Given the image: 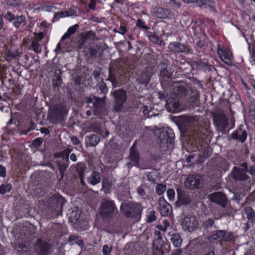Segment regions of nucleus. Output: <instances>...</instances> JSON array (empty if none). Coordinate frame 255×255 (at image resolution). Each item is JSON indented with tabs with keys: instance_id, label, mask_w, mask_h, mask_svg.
Instances as JSON below:
<instances>
[{
	"instance_id": "f257e3e1",
	"label": "nucleus",
	"mask_w": 255,
	"mask_h": 255,
	"mask_svg": "<svg viewBox=\"0 0 255 255\" xmlns=\"http://www.w3.org/2000/svg\"><path fill=\"white\" fill-rule=\"evenodd\" d=\"M171 91L177 97H185L190 105L195 104L199 98V93L196 89L181 82H174L171 86Z\"/></svg>"
},
{
	"instance_id": "f03ea898",
	"label": "nucleus",
	"mask_w": 255,
	"mask_h": 255,
	"mask_svg": "<svg viewBox=\"0 0 255 255\" xmlns=\"http://www.w3.org/2000/svg\"><path fill=\"white\" fill-rule=\"evenodd\" d=\"M121 211L127 218L134 219L138 221L140 219L142 207L138 203L126 202L122 203Z\"/></svg>"
},
{
	"instance_id": "7ed1b4c3",
	"label": "nucleus",
	"mask_w": 255,
	"mask_h": 255,
	"mask_svg": "<svg viewBox=\"0 0 255 255\" xmlns=\"http://www.w3.org/2000/svg\"><path fill=\"white\" fill-rule=\"evenodd\" d=\"M198 121L193 116H185L181 123L180 128L188 136H192L194 139L199 136L197 130Z\"/></svg>"
},
{
	"instance_id": "20e7f679",
	"label": "nucleus",
	"mask_w": 255,
	"mask_h": 255,
	"mask_svg": "<svg viewBox=\"0 0 255 255\" xmlns=\"http://www.w3.org/2000/svg\"><path fill=\"white\" fill-rule=\"evenodd\" d=\"M65 202V199L58 194H55L48 198V211L52 213L51 217L62 215L63 206Z\"/></svg>"
},
{
	"instance_id": "39448f33",
	"label": "nucleus",
	"mask_w": 255,
	"mask_h": 255,
	"mask_svg": "<svg viewBox=\"0 0 255 255\" xmlns=\"http://www.w3.org/2000/svg\"><path fill=\"white\" fill-rule=\"evenodd\" d=\"M118 212L113 201L107 199L102 201L100 207V215L103 220H110L117 215Z\"/></svg>"
},
{
	"instance_id": "423d86ee",
	"label": "nucleus",
	"mask_w": 255,
	"mask_h": 255,
	"mask_svg": "<svg viewBox=\"0 0 255 255\" xmlns=\"http://www.w3.org/2000/svg\"><path fill=\"white\" fill-rule=\"evenodd\" d=\"M111 95L114 99V111L115 112L121 111L127 100V92L123 89H119L113 91Z\"/></svg>"
},
{
	"instance_id": "0eeeda50",
	"label": "nucleus",
	"mask_w": 255,
	"mask_h": 255,
	"mask_svg": "<svg viewBox=\"0 0 255 255\" xmlns=\"http://www.w3.org/2000/svg\"><path fill=\"white\" fill-rule=\"evenodd\" d=\"M174 136V133L171 129H161L157 135V143L159 146L165 150L168 147V144H171Z\"/></svg>"
},
{
	"instance_id": "6e6552de",
	"label": "nucleus",
	"mask_w": 255,
	"mask_h": 255,
	"mask_svg": "<svg viewBox=\"0 0 255 255\" xmlns=\"http://www.w3.org/2000/svg\"><path fill=\"white\" fill-rule=\"evenodd\" d=\"M209 199L222 207L225 208L226 207L228 199L226 195L222 192H215L208 196Z\"/></svg>"
},
{
	"instance_id": "1a4fd4ad",
	"label": "nucleus",
	"mask_w": 255,
	"mask_h": 255,
	"mask_svg": "<svg viewBox=\"0 0 255 255\" xmlns=\"http://www.w3.org/2000/svg\"><path fill=\"white\" fill-rule=\"evenodd\" d=\"M198 221L194 216L187 215L183 219L182 226L184 230L188 232L195 231L198 227Z\"/></svg>"
},
{
	"instance_id": "9d476101",
	"label": "nucleus",
	"mask_w": 255,
	"mask_h": 255,
	"mask_svg": "<svg viewBox=\"0 0 255 255\" xmlns=\"http://www.w3.org/2000/svg\"><path fill=\"white\" fill-rule=\"evenodd\" d=\"M51 246L47 242L40 239H37L34 250L38 255H47L50 253Z\"/></svg>"
},
{
	"instance_id": "9b49d317",
	"label": "nucleus",
	"mask_w": 255,
	"mask_h": 255,
	"mask_svg": "<svg viewBox=\"0 0 255 255\" xmlns=\"http://www.w3.org/2000/svg\"><path fill=\"white\" fill-rule=\"evenodd\" d=\"M106 96L102 98H99L94 95L93 96L94 101L93 102V112L94 115L100 116L103 112L105 105Z\"/></svg>"
},
{
	"instance_id": "f8f14e48",
	"label": "nucleus",
	"mask_w": 255,
	"mask_h": 255,
	"mask_svg": "<svg viewBox=\"0 0 255 255\" xmlns=\"http://www.w3.org/2000/svg\"><path fill=\"white\" fill-rule=\"evenodd\" d=\"M202 182L201 177L197 175H190L185 181V186L187 188L193 190L200 187Z\"/></svg>"
},
{
	"instance_id": "ddd939ff",
	"label": "nucleus",
	"mask_w": 255,
	"mask_h": 255,
	"mask_svg": "<svg viewBox=\"0 0 255 255\" xmlns=\"http://www.w3.org/2000/svg\"><path fill=\"white\" fill-rule=\"evenodd\" d=\"M130 149V154L129 155V159L133 162V165L141 169H149V166L144 165L143 164H140L139 160V154L138 151L134 148V145Z\"/></svg>"
},
{
	"instance_id": "4468645a",
	"label": "nucleus",
	"mask_w": 255,
	"mask_h": 255,
	"mask_svg": "<svg viewBox=\"0 0 255 255\" xmlns=\"http://www.w3.org/2000/svg\"><path fill=\"white\" fill-rule=\"evenodd\" d=\"M3 16L9 21H12V24L15 27L18 28L21 24H25V17L23 15L15 17L14 14L7 11L6 14H3Z\"/></svg>"
},
{
	"instance_id": "2eb2a0df",
	"label": "nucleus",
	"mask_w": 255,
	"mask_h": 255,
	"mask_svg": "<svg viewBox=\"0 0 255 255\" xmlns=\"http://www.w3.org/2000/svg\"><path fill=\"white\" fill-rule=\"evenodd\" d=\"M214 122L217 126L221 128H225L227 125V122L225 115L221 111H218L212 114Z\"/></svg>"
},
{
	"instance_id": "dca6fc26",
	"label": "nucleus",
	"mask_w": 255,
	"mask_h": 255,
	"mask_svg": "<svg viewBox=\"0 0 255 255\" xmlns=\"http://www.w3.org/2000/svg\"><path fill=\"white\" fill-rule=\"evenodd\" d=\"M231 177L236 181H245L249 178V176L240 168L234 166L231 172Z\"/></svg>"
},
{
	"instance_id": "f3484780",
	"label": "nucleus",
	"mask_w": 255,
	"mask_h": 255,
	"mask_svg": "<svg viewBox=\"0 0 255 255\" xmlns=\"http://www.w3.org/2000/svg\"><path fill=\"white\" fill-rule=\"evenodd\" d=\"M166 108L168 111L171 113H176L181 109L178 99L175 98H170L167 100Z\"/></svg>"
},
{
	"instance_id": "a211bd4d",
	"label": "nucleus",
	"mask_w": 255,
	"mask_h": 255,
	"mask_svg": "<svg viewBox=\"0 0 255 255\" xmlns=\"http://www.w3.org/2000/svg\"><path fill=\"white\" fill-rule=\"evenodd\" d=\"M247 135L246 129L244 128L243 126H241L236 130L232 133V137L234 139L238 140L243 143L246 140Z\"/></svg>"
},
{
	"instance_id": "6ab92c4d",
	"label": "nucleus",
	"mask_w": 255,
	"mask_h": 255,
	"mask_svg": "<svg viewBox=\"0 0 255 255\" xmlns=\"http://www.w3.org/2000/svg\"><path fill=\"white\" fill-rule=\"evenodd\" d=\"M153 13L155 16L159 18H171L173 16L170 10L161 7L155 8Z\"/></svg>"
},
{
	"instance_id": "aec40b11",
	"label": "nucleus",
	"mask_w": 255,
	"mask_h": 255,
	"mask_svg": "<svg viewBox=\"0 0 255 255\" xmlns=\"http://www.w3.org/2000/svg\"><path fill=\"white\" fill-rule=\"evenodd\" d=\"M159 76L160 77L171 79L173 76V72L171 69L167 68V62L163 61L160 64V69Z\"/></svg>"
},
{
	"instance_id": "412c9836",
	"label": "nucleus",
	"mask_w": 255,
	"mask_h": 255,
	"mask_svg": "<svg viewBox=\"0 0 255 255\" xmlns=\"http://www.w3.org/2000/svg\"><path fill=\"white\" fill-rule=\"evenodd\" d=\"M159 203L161 215L163 216H167L170 213V210L171 209V205L163 197L159 198Z\"/></svg>"
},
{
	"instance_id": "4be33fe9",
	"label": "nucleus",
	"mask_w": 255,
	"mask_h": 255,
	"mask_svg": "<svg viewBox=\"0 0 255 255\" xmlns=\"http://www.w3.org/2000/svg\"><path fill=\"white\" fill-rule=\"evenodd\" d=\"M170 46L173 51L175 52H184L185 53H189L190 52V48L187 45L184 44L174 42L170 45Z\"/></svg>"
},
{
	"instance_id": "5701e85b",
	"label": "nucleus",
	"mask_w": 255,
	"mask_h": 255,
	"mask_svg": "<svg viewBox=\"0 0 255 255\" xmlns=\"http://www.w3.org/2000/svg\"><path fill=\"white\" fill-rule=\"evenodd\" d=\"M62 71L61 69H58L55 70L52 79V84L54 89L56 87L58 88L62 84Z\"/></svg>"
},
{
	"instance_id": "b1692460",
	"label": "nucleus",
	"mask_w": 255,
	"mask_h": 255,
	"mask_svg": "<svg viewBox=\"0 0 255 255\" xmlns=\"http://www.w3.org/2000/svg\"><path fill=\"white\" fill-rule=\"evenodd\" d=\"M202 227L204 232L206 233L211 232L213 228H217V227L215 225L214 220L211 218H208L205 220L202 224Z\"/></svg>"
},
{
	"instance_id": "393cba45",
	"label": "nucleus",
	"mask_w": 255,
	"mask_h": 255,
	"mask_svg": "<svg viewBox=\"0 0 255 255\" xmlns=\"http://www.w3.org/2000/svg\"><path fill=\"white\" fill-rule=\"evenodd\" d=\"M72 151V149L67 148L60 152L55 153L54 154V156L55 158H62V161H69V156Z\"/></svg>"
},
{
	"instance_id": "a878e982",
	"label": "nucleus",
	"mask_w": 255,
	"mask_h": 255,
	"mask_svg": "<svg viewBox=\"0 0 255 255\" xmlns=\"http://www.w3.org/2000/svg\"><path fill=\"white\" fill-rule=\"evenodd\" d=\"M101 180L100 174L97 171H93L88 178V182L92 185L99 183Z\"/></svg>"
},
{
	"instance_id": "bb28decb",
	"label": "nucleus",
	"mask_w": 255,
	"mask_h": 255,
	"mask_svg": "<svg viewBox=\"0 0 255 255\" xmlns=\"http://www.w3.org/2000/svg\"><path fill=\"white\" fill-rule=\"evenodd\" d=\"M69 161L57 160L56 161L57 165L58 167L59 171L61 174V178L60 179H62L63 178L65 171L69 166Z\"/></svg>"
},
{
	"instance_id": "cd10ccee",
	"label": "nucleus",
	"mask_w": 255,
	"mask_h": 255,
	"mask_svg": "<svg viewBox=\"0 0 255 255\" xmlns=\"http://www.w3.org/2000/svg\"><path fill=\"white\" fill-rule=\"evenodd\" d=\"M170 241L175 247L179 248L181 247L182 240L179 234H172L171 236Z\"/></svg>"
},
{
	"instance_id": "c85d7f7f",
	"label": "nucleus",
	"mask_w": 255,
	"mask_h": 255,
	"mask_svg": "<svg viewBox=\"0 0 255 255\" xmlns=\"http://www.w3.org/2000/svg\"><path fill=\"white\" fill-rule=\"evenodd\" d=\"M225 235V231L224 230H219L217 231L216 233L208 237V239L211 242H214L215 241L219 240H223L224 241V237Z\"/></svg>"
},
{
	"instance_id": "c756f323",
	"label": "nucleus",
	"mask_w": 255,
	"mask_h": 255,
	"mask_svg": "<svg viewBox=\"0 0 255 255\" xmlns=\"http://www.w3.org/2000/svg\"><path fill=\"white\" fill-rule=\"evenodd\" d=\"M192 199L189 195L186 193H181L178 194V201L183 205L189 204Z\"/></svg>"
},
{
	"instance_id": "7c9ffc66",
	"label": "nucleus",
	"mask_w": 255,
	"mask_h": 255,
	"mask_svg": "<svg viewBox=\"0 0 255 255\" xmlns=\"http://www.w3.org/2000/svg\"><path fill=\"white\" fill-rule=\"evenodd\" d=\"M76 171L78 173L79 176L84 175V173L87 169L86 163L81 162L77 163L74 166Z\"/></svg>"
},
{
	"instance_id": "2f4dec72",
	"label": "nucleus",
	"mask_w": 255,
	"mask_h": 255,
	"mask_svg": "<svg viewBox=\"0 0 255 255\" xmlns=\"http://www.w3.org/2000/svg\"><path fill=\"white\" fill-rule=\"evenodd\" d=\"M245 213L247 219L252 223H255V212L254 209L250 206L245 208Z\"/></svg>"
},
{
	"instance_id": "473e14b6",
	"label": "nucleus",
	"mask_w": 255,
	"mask_h": 255,
	"mask_svg": "<svg viewBox=\"0 0 255 255\" xmlns=\"http://www.w3.org/2000/svg\"><path fill=\"white\" fill-rule=\"evenodd\" d=\"M78 27L79 25L78 24H76L69 27L67 31L62 37V41H64V40L69 38L71 35L74 34Z\"/></svg>"
},
{
	"instance_id": "72a5a7b5",
	"label": "nucleus",
	"mask_w": 255,
	"mask_h": 255,
	"mask_svg": "<svg viewBox=\"0 0 255 255\" xmlns=\"http://www.w3.org/2000/svg\"><path fill=\"white\" fill-rule=\"evenodd\" d=\"M150 78V76L148 75L147 73L142 72L139 75L137 81L140 84H147L149 83Z\"/></svg>"
},
{
	"instance_id": "f704fd0d",
	"label": "nucleus",
	"mask_w": 255,
	"mask_h": 255,
	"mask_svg": "<svg viewBox=\"0 0 255 255\" xmlns=\"http://www.w3.org/2000/svg\"><path fill=\"white\" fill-rule=\"evenodd\" d=\"M90 146H95L100 141V137L96 134H91L87 136Z\"/></svg>"
},
{
	"instance_id": "c9c22d12",
	"label": "nucleus",
	"mask_w": 255,
	"mask_h": 255,
	"mask_svg": "<svg viewBox=\"0 0 255 255\" xmlns=\"http://www.w3.org/2000/svg\"><path fill=\"white\" fill-rule=\"evenodd\" d=\"M218 53L222 60L226 64H229L231 63V60L228 56L227 53L223 50L221 49H218Z\"/></svg>"
},
{
	"instance_id": "e433bc0d",
	"label": "nucleus",
	"mask_w": 255,
	"mask_h": 255,
	"mask_svg": "<svg viewBox=\"0 0 255 255\" xmlns=\"http://www.w3.org/2000/svg\"><path fill=\"white\" fill-rule=\"evenodd\" d=\"M212 150L209 147L204 149L203 151L199 154V161L202 162L204 159L207 158L211 154Z\"/></svg>"
},
{
	"instance_id": "4c0bfd02",
	"label": "nucleus",
	"mask_w": 255,
	"mask_h": 255,
	"mask_svg": "<svg viewBox=\"0 0 255 255\" xmlns=\"http://www.w3.org/2000/svg\"><path fill=\"white\" fill-rule=\"evenodd\" d=\"M149 39L150 41L159 45H164L165 44L163 41L161 40L158 36L156 35H148Z\"/></svg>"
},
{
	"instance_id": "58836bf2",
	"label": "nucleus",
	"mask_w": 255,
	"mask_h": 255,
	"mask_svg": "<svg viewBox=\"0 0 255 255\" xmlns=\"http://www.w3.org/2000/svg\"><path fill=\"white\" fill-rule=\"evenodd\" d=\"M12 188L11 185L10 183L6 184H1L0 186V194H4L5 193L9 192Z\"/></svg>"
},
{
	"instance_id": "ea45409f",
	"label": "nucleus",
	"mask_w": 255,
	"mask_h": 255,
	"mask_svg": "<svg viewBox=\"0 0 255 255\" xmlns=\"http://www.w3.org/2000/svg\"><path fill=\"white\" fill-rule=\"evenodd\" d=\"M72 15H73V13L71 11H61L58 13H56L54 15V18L56 19Z\"/></svg>"
},
{
	"instance_id": "a19ab883",
	"label": "nucleus",
	"mask_w": 255,
	"mask_h": 255,
	"mask_svg": "<svg viewBox=\"0 0 255 255\" xmlns=\"http://www.w3.org/2000/svg\"><path fill=\"white\" fill-rule=\"evenodd\" d=\"M90 129L97 133H100L102 132L100 125L98 123L92 124L90 126Z\"/></svg>"
},
{
	"instance_id": "79ce46f5",
	"label": "nucleus",
	"mask_w": 255,
	"mask_h": 255,
	"mask_svg": "<svg viewBox=\"0 0 255 255\" xmlns=\"http://www.w3.org/2000/svg\"><path fill=\"white\" fill-rule=\"evenodd\" d=\"M166 189V186L163 184H158L156 187V192L159 195H161Z\"/></svg>"
},
{
	"instance_id": "37998d69",
	"label": "nucleus",
	"mask_w": 255,
	"mask_h": 255,
	"mask_svg": "<svg viewBox=\"0 0 255 255\" xmlns=\"http://www.w3.org/2000/svg\"><path fill=\"white\" fill-rule=\"evenodd\" d=\"M109 77L107 79V80H109L110 81H111L112 80H114L115 79H117V73L115 70L114 69L113 67H109Z\"/></svg>"
},
{
	"instance_id": "c03bdc74",
	"label": "nucleus",
	"mask_w": 255,
	"mask_h": 255,
	"mask_svg": "<svg viewBox=\"0 0 255 255\" xmlns=\"http://www.w3.org/2000/svg\"><path fill=\"white\" fill-rule=\"evenodd\" d=\"M197 3L200 7H201L204 5H207L210 7H212L213 6V2L212 0H197Z\"/></svg>"
},
{
	"instance_id": "a18cd8bd",
	"label": "nucleus",
	"mask_w": 255,
	"mask_h": 255,
	"mask_svg": "<svg viewBox=\"0 0 255 255\" xmlns=\"http://www.w3.org/2000/svg\"><path fill=\"white\" fill-rule=\"evenodd\" d=\"M111 187V183L107 179H103L102 181V189L105 193L108 192Z\"/></svg>"
},
{
	"instance_id": "49530a36",
	"label": "nucleus",
	"mask_w": 255,
	"mask_h": 255,
	"mask_svg": "<svg viewBox=\"0 0 255 255\" xmlns=\"http://www.w3.org/2000/svg\"><path fill=\"white\" fill-rule=\"evenodd\" d=\"M31 46L32 49L36 53H41V49L39 48V44L38 43L37 41H36V40L32 41Z\"/></svg>"
},
{
	"instance_id": "de8ad7c7",
	"label": "nucleus",
	"mask_w": 255,
	"mask_h": 255,
	"mask_svg": "<svg viewBox=\"0 0 255 255\" xmlns=\"http://www.w3.org/2000/svg\"><path fill=\"white\" fill-rule=\"evenodd\" d=\"M98 86L99 87L101 92L104 94V96H105V94L108 91V88L107 87L106 84L102 81L101 82H99L98 84Z\"/></svg>"
},
{
	"instance_id": "09e8293b",
	"label": "nucleus",
	"mask_w": 255,
	"mask_h": 255,
	"mask_svg": "<svg viewBox=\"0 0 255 255\" xmlns=\"http://www.w3.org/2000/svg\"><path fill=\"white\" fill-rule=\"evenodd\" d=\"M113 247L112 246H108L105 245L103 247V254L104 255H110V253L112 250Z\"/></svg>"
},
{
	"instance_id": "8fccbe9b",
	"label": "nucleus",
	"mask_w": 255,
	"mask_h": 255,
	"mask_svg": "<svg viewBox=\"0 0 255 255\" xmlns=\"http://www.w3.org/2000/svg\"><path fill=\"white\" fill-rule=\"evenodd\" d=\"M136 25L137 27L142 28L145 30H147L149 29V28L146 25L145 23L140 19H137Z\"/></svg>"
},
{
	"instance_id": "3c124183",
	"label": "nucleus",
	"mask_w": 255,
	"mask_h": 255,
	"mask_svg": "<svg viewBox=\"0 0 255 255\" xmlns=\"http://www.w3.org/2000/svg\"><path fill=\"white\" fill-rule=\"evenodd\" d=\"M156 219V216H155V212L154 211H151L149 213V216L147 217V221L148 223H151L154 221H155Z\"/></svg>"
},
{
	"instance_id": "603ef678",
	"label": "nucleus",
	"mask_w": 255,
	"mask_h": 255,
	"mask_svg": "<svg viewBox=\"0 0 255 255\" xmlns=\"http://www.w3.org/2000/svg\"><path fill=\"white\" fill-rule=\"evenodd\" d=\"M234 237V234L232 232H226L225 231V235L224 237V241H230L232 240Z\"/></svg>"
},
{
	"instance_id": "864d4df0",
	"label": "nucleus",
	"mask_w": 255,
	"mask_h": 255,
	"mask_svg": "<svg viewBox=\"0 0 255 255\" xmlns=\"http://www.w3.org/2000/svg\"><path fill=\"white\" fill-rule=\"evenodd\" d=\"M249 116L252 123L255 125V109H250Z\"/></svg>"
},
{
	"instance_id": "5fc2aeb1",
	"label": "nucleus",
	"mask_w": 255,
	"mask_h": 255,
	"mask_svg": "<svg viewBox=\"0 0 255 255\" xmlns=\"http://www.w3.org/2000/svg\"><path fill=\"white\" fill-rule=\"evenodd\" d=\"M155 255H163L164 252L162 248L152 247Z\"/></svg>"
},
{
	"instance_id": "6e6d98bb",
	"label": "nucleus",
	"mask_w": 255,
	"mask_h": 255,
	"mask_svg": "<svg viewBox=\"0 0 255 255\" xmlns=\"http://www.w3.org/2000/svg\"><path fill=\"white\" fill-rule=\"evenodd\" d=\"M101 73V69L95 70L93 72V76L97 81H98Z\"/></svg>"
},
{
	"instance_id": "4d7b16f0",
	"label": "nucleus",
	"mask_w": 255,
	"mask_h": 255,
	"mask_svg": "<svg viewBox=\"0 0 255 255\" xmlns=\"http://www.w3.org/2000/svg\"><path fill=\"white\" fill-rule=\"evenodd\" d=\"M206 46V42L204 40H200L196 43V47L197 49H202Z\"/></svg>"
},
{
	"instance_id": "13d9d810",
	"label": "nucleus",
	"mask_w": 255,
	"mask_h": 255,
	"mask_svg": "<svg viewBox=\"0 0 255 255\" xmlns=\"http://www.w3.org/2000/svg\"><path fill=\"white\" fill-rule=\"evenodd\" d=\"M42 141L43 139L42 138H37L33 140L32 144L35 147H38L41 144Z\"/></svg>"
},
{
	"instance_id": "bf43d9fd",
	"label": "nucleus",
	"mask_w": 255,
	"mask_h": 255,
	"mask_svg": "<svg viewBox=\"0 0 255 255\" xmlns=\"http://www.w3.org/2000/svg\"><path fill=\"white\" fill-rule=\"evenodd\" d=\"M167 194L170 200H173L174 199L175 192L173 189H168L167 191Z\"/></svg>"
},
{
	"instance_id": "052dcab7",
	"label": "nucleus",
	"mask_w": 255,
	"mask_h": 255,
	"mask_svg": "<svg viewBox=\"0 0 255 255\" xmlns=\"http://www.w3.org/2000/svg\"><path fill=\"white\" fill-rule=\"evenodd\" d=\"M164 244V242H157L154 240L152 244V247L163 248Z\"/></svg>"
},
{
	"instance_id": "680f3d73",
	"label": "nucleus",
	"mask_w": 255,
	"mask_h": 255,
	"mask_svg": "<svg viewBox=\"0 0 255 255\" xmlns=\"http://www.w3.org/2000/svg\"><path fill=\"white\" fill-rule=\"evenodd\" d=\"M169 4L175 8H177L180 7V3L177 2L176 0H169Z\"/></svg>"
},
{
	"instance_id": "e2e57ef3",
	"label": "nucleus",
	"mask_w": 255,
	"mask_h": 255,
	"mask_svg": "<svg viewBox=\"0 0 255 255\" xmlns=\"http://www.w3.org/2000/svg\"><path fill=\"white\" fill-rule=\"evenodd\" d=\"M6 169L5 167L0 164V177L4 178L6 176Z\"/></svg>"
},
{
	"instance_id": "0e129e2a",
	"label": "nucleus",
	"mask_w": 255,
	"mask_h": 255,
	"mask_svg": "<svg viewBox=\"0 0 255 255\" xmlns=\"http://www.w3.org/2000/svg\"><path fill=\"white\" fill-rule=\"evenodd\" d=\"M240 167H242V168H240V169H242L244 172H249L248 163L247 162H244L243 163H241L240 164Z\"/></svg>"
},
{
	"instance_id": "69168bd1",
	"label": "nucleus",
	"mask_w": 255,
	"mask_h": 255,
	"mask_svg": "<svg viewBox=\"0 0 255 255\" xmlns=\"http://www.w3.org/2000/svg\"><path fill=\"white\" fill-rule=\"evenodd\" d=\"M158 96L161 100H166L167 94L164 92H159L158 93Z\"/></svg>"
},
{
	"instance_id": "338daca9",
	"label": "nucleus",
	"mask_w": 255,
	"mask_h": 255,
	"mask_svg": "<svg viewBox=\"0 0 255 255\" xmlns=\"http://www.w3.org/2000/svg\"><path fill=\"white\" fill-rule=\"evenodd\" d=\"M250 52L252 58L253 60L255 61V46H253L251 49H250Z\"/></svg>"
},
{
	"instance_id": "774afa93",
	"label": "nucleus",
	"mask_w": 255,
	"mask_h": 255,
	"mask_svg": "<svg viewBox=\"0 0 255 255\" xmlns=\"http://www.w3.org/2000/svg\"><path fill=\"white\" fill-rule=\"evenodd\" d=\"M71 141L74 145H78L80 143V140L76 136L71 137Z\"/></svg>"
}]
</instances>
